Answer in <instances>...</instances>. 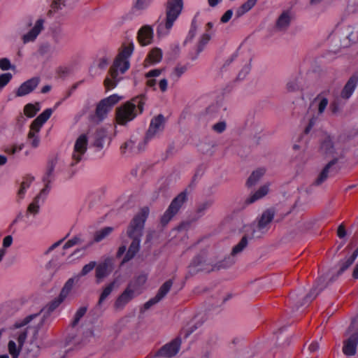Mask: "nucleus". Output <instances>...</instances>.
Masks as SVG:
<instances>
[{
    "label": "nucleus",
    "mask_w": 358,
    "mask_h": 358,
    "mask_svg": "<svg viewBox=\"0 0 358 358\" xmlns=\"http://www.w3.org/2000/svg\"><path fill=\"white\" fill-rule=\"evenodd\" d=\"M63 301L58 297L50 301L47 306L41 310V312H45L47 314H50L54 311Z\"/></svg>",
    "instance_id": "nucleus-38"
},
{
    "label": "nucleus",
    "mask_w": 358,
    "mask_h": 358,
    "mask_svg": "<svg viewBox=\"0 0 358 358\" xmlns=\"http://www.w3.org/2000/svg\"><path fill=\"white\" fill-rule=\"evenodd\" d=\"M292 21V15L289 11L282 12L276 20L275 29L284 31L289 27Z\"/></svg>",
    "instance_id": "nucleus-23"
},
{
    "label": "nucleus",
    "mask_w": 358,
    "mask_h": 358,
    "mask_svg": "<svg viewBox=\"0 0 358 358\" xmlns=\"http://www.w3.org/2000/svg\"><path fill=\"white\" fill-rule=\"evenodd\" d=\"M314 103H317V113L321 115L324 112L328 105L329 101L327 98L322 95V94H320L314 99Z\"/></svg>",
    "instance_id": "nucleus-35"
},
{
    "label": "nucleus",
    "mask_w": 358,
    "mask_h": 358,
    "mask_svg": "<svg viewBox=\"0 0 358 358\" xmlns=\"http://www.w3.org/2000/svg\"><path fill=\"white\" fill-rule=\"evenodd\" d=\"M337 162V159H333L331 162H329L326 166L324 168V169L322 171L320 174L319 175L318 178L315 180L316 185H320L322 184L330 175L334 174L336 171L333 170V166L336 164Z\"/></svg>",
    "instance_id": "nucleus-24"
},
{
    "label": "nucleus",
    "mask_w": 358,
    "mask_h": 358,
    "mask_svg": "<svg viewBox=\"0 0 358 358\" xmlns=\"http://www.w3.org/2000/svg\"><path fill=\"white\" fill-rule=\"evenodd\" d=\"M322 290V288L320 289L319 291H317V288H313L310 292L306 296V299L308 300H312L313 299L317 294L318 293Z\"/></svg>",
    "instance_id": "nucleus-62"
},
{
    "label": "nucleus",
    "mask_w": 358,
    "mask_h": 358,
    "mask_svg": "<svg viewBox=\"0 0 358 358\" xmlns=\"http://www.w3.org/2000/svg\"><path fill=\"white\" fill-rule=\"evenodd\" d=\"M173 280H169L166 281L159 289L158 292L154 296L153 298L148 300L144 305H143V310H147L149 308H150L153 305L159 302L170 291L172 285H173Z\"/></svg>",
    "instance_id": "nucleus-15"
},
{
    "label": "nucleus",
    "mask_w": 358,
    "mask_h": 358,
    "mask_svg": "<svg viewBox=\"0 0 358 358\" xmlns=\"http://www.w3.org/2000/svg\"><path fill=\"white\" fill-rule=\"evenodd\" d=\"M11 64L10 60L7 58H2L0 59V69L3 71H6L10 69Z\"/></svg>",
    "instance_id": "nucleus-54"
},
{
    "label": "nucleus",
    "mask_w": 358,
    "mask_h": 358,
    "mask_svg": "<svg viewBox=\"0 0 358 358\" xmlns=\"http://www.w3.org/2000/svg\"><path fill=\"white\" fill-rule=\"evenodd\" d=\"M38 110L39 108L31 103L27 104L24 108V115L28 117H34Z\"/></svg>",
    "instance_id": "nucleus-44"
},
{
    "label": "nucleus",
    "mask_w": 358,
    "mask_h": 358,
    "mask_svg": "<svg viewBox=\"0 0 358 358\" xmlns=\"http://www.w3.org/2000/svg\"><path fill=\"white\" fill-rule=\"evenodd\" d=\"M38 83L39 79L38 78H32L27 80L19 87L16 95L23 96L29 94L38 86Z\"/></svg>",
    "instance_id": "nucleus-21"
},
{
    "label": "nucleus",
    "mask_w": 358,
    "mask_h": 358,
    "mask_svg": "<svg viewBox=\"0 0 358 358\" xmlns=\"http://www.w3.org/2000/svg\"><path fill=\"white\" fill-rule=\"evenodd\" d=\"M355 261L351 259L350 257L344 259L343 261L340 262V269L338 271V274L343 273L346 269H348L354 262Z\"/></svg>",
    "instance_id": "nucleus-46"
},
{
    "label": "nucleus",
    "mask_w": 358,
    "mask_h": 358,
    "mask_svg": "<svg viewBox=\"0 0 358 358\" xmlns=\"http://www.w3.org/2000/svg\"><path fill=\"white\" fill-rule=\"evenodd\" d=\"M337 235L341 238H344L345 236L346 231H345V227H343V224H341L338 227V230H337Z\"/></svg>",
    "instance_id": "nucleus-63"
},
{
    "label": "nucleus",
    "mask_w": 358,
    "mask_h": 358,
    "mask_svg": "<svg viewBox=\"0 0 358 358\" xmlns=\"http://www.w3.org/2000/svg\"><path fill=\"white\" fill-rule=\"evenodd\" d=\"M96 266V263L94 261L90 262L89 264H85L80 273L77 275V278H80L82 276H85L87 275L89 273H90L95 267Z\"/></svg>",
    "instance_id": "nucleus-43"
},
{
    "label": "nucleus",
    "mask_w": 358,
    "mask_h": 358,
    "mask_svg": "<svg viewBox=\"0 0 358 358\" xmlns=\"http://www.w3.org/2000/svg\"><path fill=\"white\" fill-rule=\"evenodd\" d=\"M51 50H52L51 45L49 43H46L42 44L39 47L38 52L41 55H44L50 53L51 52Z\"/></svg>",
    "instance_id": "nucleus-52"
},
{
    "label": "nucleus",
    "mask_w": 358,
    "mask_h": 358,
    "mask_svg": "<svg viewBox=\"0 0 358 358\" xmlns=\"http://www.w3.org/2000/svg\"><path fill=\"white\" fill-rule=\"evenodd\" d=\"M162 72V69H153L150 70L145 74L146 85L149 87L153 88L155 90L156 87V79L155 78L159 76Z\"/></svg>",
    "instance_id": "nucleus-28"
},
{
    "label": "nucleus",
    "mask_w": 358,
    "mask_h": 358,
    "mask_svg": "<svg viewBox=\"0 0 358 358\" xmlns=\"http://www.w3.org/2000/svg\"><path fill=\"white\" fill-rule=\"evenodd\" d=\"M196 33V24L194 20H192L191 28L189 31V33L187 34V36L186 38V40L185 41V43H187V41H191L194 38Z\"/></svg>",
    "instance_id": "nucleus-49"
},
{
    "label": "nucleus",
    "mask_w": 358,
    "mask_h": 358,
    "mask_svg": "<svg viewBox=\"0 0 358 358\" xmlns=\"http://www.w3.org/2000/svg\"><path fill=\"white\" fill-rule=\"evenodd\" d=\"M64 6V0H55L52 1L51 4V8L49 10V13L52 14L57 12L59 10L62 9Z\"/></svg>",
    "instance_id": "nucleus-47"
},
{
    "label": "nucleus",
    "mask_w": 358,
    "mask_h": 358,
    "mask_svg": "<svg viewBox=\"0 0 358 358\" xmlns=\"http://www.w3.org/2000/svg\"><path fill=\"white\" fill-rule=\"evenodd\" d=\"M320 150L327 155L334 152L333 143L329 136L324 137L320 145Z\"/></svg>",
    "instance_id": "nucleus-37"
},
{
    "label": "nucleus",
    "mask_w": 358,
    "mask_h": 358,
    "mask_svg": "<svg viewBox=\"0 0 358 358\" xmlns=\"http://www.w3.org/2000/svg\"><path fill=\"white\" fill-rule=\"evenodd\" d=\"M114 230L113 227H106L96 231L94 235V241L96 243L101 242L106 238Z\"/></svg>",
    "instance_id": "nucleus-30"
},
{
    "label": "nucleus",
    "mask_w": 358,
    "mask_h": 358,
    "mask_svg": "<svg viewBox=\"0 0 358 358\" xmlns=\"http://www.w3.org/2000/svg\"><path fill=\"white\" fill-rule=\"evenodd\" d=\"M153 0H136L133 5L134 10H144L147 9L151 4Z\"/></svg>",
    "instance_id": "nucleus-39"
},
{
    "label": "nucleus",
    "mask_w": 358,
    "mask_h": 358,
    "mask_svg": "<svg viewBox=\"0 0 358 358\" xmlns=\"http://www.w3.org/2000/svg\"><path fill=\"white\" fill-rule=\"evenodd\" d=\"M69 234H68L66 235V237H64V238H62V239H61V240H59V241H57L56 243H53L51 246H50V247H49V248L48 249V250L46 251V252H45V253H49V252H52L53 250H55L56 248H57L58 246H59V245L62 243V242L64 241V239H65L67 236H69Z\"/></svg>",
    "instance_id": "nucleus-60"
},
{
    "label": "nucleus",
    "mask_w": 358,
    "mask_h": 358,
    "mask_svg": "<svg viewBox=\"0 0 358 358\" xmlns=\"http://www.w3.org/2000/svg\"><path fill=\"white\" fill-rule=\"evenodd\" d=\"M113 271V262L112 259L108 258L103 262L99 264L96 266L95 276L97 283H99L101 280L108 276Z\"/></svg>",
    "instance_id": "nucleus-17"
},
{
    "label": "nucleus",
    "mask_w": 358,
    "mask_h": 358,
    "mask_svg": "<svg viewBox=\"0 0 358 358\" xmlns=\"http://www.w3.org/2000/svg\"><path fill=\"white\" fill-rule=\"evenodd\" d=\"M257 0H248L243 3L236 11V17L238 18L250 10L257 3Z\"/></svg>",
    "instance_id": "nucleus-31"
},
{
    "label": "nucleus",
    "mask_w": 358,
    "mask_h": 358,
    "mask_svg": "<svg viewBox=\"0 0 358 358\" xmlns=\"http://www.w3.org/2000/svg\"><path fill=\"white\" fill-rule=\"evenodd\" d=\"M43 20L38 19L34 27L28 31L27 34H24L22 37V40L24 44L34 42L41 31L43 29Z\"/></svg>",
    "instance_id": "nucleus-19"
},
{
    "label": "nucleus",
    "mask_w": 358,
    "mask_h": 358,
    "mask_svg": "<svg viewBox=\"0 0 358 358\" xmlns=\"http://www.w3.org/2000/svg\"><path fill=\"white\" fill-rule=\"evenodd\" d=\"M74 278H69L66 283L64 284V286L61 290V292L58 296L59 299H61L62 301H64L66 298L69 296L70 294L73 285H74Z\"/></svg>",
    "instance_id": "nucleus-33"
},
{
    "label": "nucleus",
    "mask_w": 358,
    "mask_h": 358,
    "mask_svg": "<svg viewBox=\"0 0 358 358\" xmlns=\"http://www.w3.org/2000/svg\"><path fill=\"white\" fill-rule=\"evenodd\" d=\"M27 337V330L20 331L17 338L18 346L13 341H10L8 344V352L13 357H18L21 351L22 347L24 345L25 340Z\"/></svg>",
    "instance_id": "nucleus-18"
},
{
    "label": "nucleus",
    "mask_w": 358,
    "mask_h": 358,
    "mask_svg": "<svg viewBox=\"0 0 358 358\" xmlns=\"http://www.w3.org/2000/svg\"><path fill=\"white\" fill-rule=\"evenodd\" d=\"M213 201L212 200L205 201L199 205L197 210L199 213H202L208 209L213 205Z\"/></svg>",
    "instance_id": "nucleus-51"
},
{
    "label": "nucleus",
    "mask_w": 358,
    "mask_h": 358,
    "mask_svg": "<svg viewBox=\"0 0 358 358\" xmlns=\"http://www.w3.org/2000/svg\"><path fill=\"white\" fill-rule=\"evenodd\" d=\"M45 315H41V313L31 314L24 317L22 321L15 323L17 328L28 325L25 330L27 332L32 330V336L25 349L24 358H37L40 354V342L38 340V330L43 324Z\"/></svg>",
    "instance_id": "nucleus-2"
},
{
    "label": "nucleus",
    "mask_w": 358,
    "mask_h": 358,
    "mask_svg": "<svg viewBox=\"0 0 358 358\" xmlns=\"http://www.w3.org/2000/svg\"><path fill=\"white\" fill-rule=\"evenodd\" d=\"M183 7L182 0H168L166 5V17L159 22L157 34L159 37L167 36L174 22L181 13Z\"/></svg>",
    "instance_id": "nucleus-5"
},
{
    "label": "nucleus",
    "mask_w": 358,
    "mask_h": 358,
    "mask_svg": "<svg viewBox=\"0 0 358 358\" xmlns=\"http://www.w3.org/2000/svg\"><path fill=\"white\" fill-rule=\"evenodd\" d=\"M34 178L31 176H27L23 179L21 182L20 187L17 192V201L20 202L24 197L27 189L29 188Z\"/></svg>",
    "instance_id": "nucleus-27"
},
{
    "label": "nucleus",
    "mask_w": 358,
    "mask_h": 358,
    "mask_svg": "<svg viewBox=\"0 0 358 358\" xmlns=\"http://www.w3.org/2000/svg\"><path fill=\"white\" fill-rule=\"evenodd\" d=\"M319 349V344L317 342H313L309 345V350L310 352H315Z\"/></svg>",
    "instance_id": "nucleus-64"
},
{
    "label": "nucleus",
    "mask_w": 358,
    "mask_h": 358,
    "mask_svg": "<svg viewBox=\"0 0 358 358\" xmlns=\"http://www.w3.org/2000/svg\"><path fill=\"white\" fill-rule=\"evenodd\" d=\"M248 236H250V233L249 231H248V234L244 236L241 239L239 243L232 248L231 253V255L232 257H234V256L240 254L246 248V246L248 245Z\"/></svg>",
    "instance_id": "nucleus-32"
},
{
    "label": "nucleus",
    "mask_w": 358,
    "mask_h": 358,
    "mask_svg": "<svg viewBox=\"0 0 358 358\" xmlns=\"http://www.w3.org/2000/svg\"><path fill=\"white\" fill-rule=\"evenodd\" d=\"M358 83V76L353 75L350 78L343 87L341 96L343 99H349L354 92Z\"/></svg>",
    "instance_id": "nucleus-22"
},
{
    "label": "nucleus",
    "mask_w": 358,
    "mask_h": 358,
    "mask_svg": "<svg viewBox=\"0 0 358 358\" xmlns=\"http://www.w3.org/2000/svg\"><path fill=\"white\" fill-rule=\"evenodd\" d=\"M349 333V338L343 343V352L346 356H353L356 353L358 344V315L352 321Z\"/></svg>",
    "instance_id": "nucleus-9"
},
{
    "label": "nucleus",
    "mask_w": 358,
    "mask_h": 358,
    "mask_svg": "<svg viewBox=\"0 0 358 358\" xmlns=\"http://www.w3.org/2000/svg\"><path fill=\"white\" fill-rule=\"evenodd\" d=\"M13 237L10 235L5 236L3 239L2 248L6 250V248H9L13 243Z\"/></svg>",
    "instance_id": "nucleus-57"
},
{
    "label": "nucleus",
    "mask_w": 358,
    "mask_h": 358,
    "mask_svg": "<svg viewBox=\"0 0 358 358\" xmlns=\"http://www.w3.org/2000/svg\"><path fill=\"white\" fill-rule=\"evenodd\" d=\"M264 173L265 170L264 169H259L253 171L247 180V186L250 187L255 185L264 176Z\"/></svg>",
    "instance_id": "nucleus-34"
},
{
    "label": "nucleus",
    "mask_w": 358,
    "mask_h": 358,
    "mask_svg": "<svg viewBox=\"0 0 358 358\" xmlns=\"http://www.w3.org/2000/svg\"><path fill=\"white\" fill-rule=\"evenodd\" d=\"M148 214L149 209L148 208L145 207L142 208L131 221L128 227L127 234V236L132 239V242L129 247L127 252L123 258L122 264H124L131 260L138 252L144 224Z\"/></svg>",
    "instance_id": "nucleus-3"
},
{
    "label": "nucleus",
    "mask_w": 358,
    "mask_h": 358,
    "mask_svg": "<svg viewBox=\"0 0 358 358\" xmlns=\"http://www.w3.org/2000/svg\"><path fill=\"white\" fill-rule=\"evenodd\" d=\"M147 280V275L142 274L138 275L135 280L131 281L129 284H134L135 292L140 294L142 292V287Z\"/></svg>",
    "instance_id": "nucleus-36"
},
{
    "label": "nucleus",
    "mask_w": 358,
    "mask_h": 358,
    "mask_svg": "<svg viewBox=\"0 0 358 358\" xmlns=\"http://www.w3.org/2000/svg\"><path fill=\"white\" fill-rule=\"evenodd\" d=\"M115 282L113 281L108 284L103 290L99 300V305H101V303L110 294L114 287Z\"/></svg>",
    "instance_id": "nucleus-41"
},
{
    "label": "nucleus",
    "mask_w": 358,
    "mask_h": 358,
    "mask_svg": "<svg viewBox=\"0 0 358 358\" xmlns=\"http://www.w3.org/2000/svg\"><path fill=\"white\" fill-rule=\"evenodd\" d=\"M187 199V193L186 190L182 192L176 198H174L161 218L162 225H166L169 223L171 218L178 212Z\"/></svg>",
    "instance_id": "nucleus-10"
},
{
    "label": "nucleus",
    "mask_w": 358,
    "mask_h": 358,
    "mask_svg": "<svg viewBox=\"0 0 358 358\" xmlns=\"http://www.w3.org/2000/svg\"><path fill=\"white\" fill-rule=\"evenodd\" d=\"M24 147V143L20 144H13L9 146H7L4 148V152L8 155H15L17 152H20Z\"/></svg>",
    "instance_id": "nucleus-42"
},
{
    "label": "nucleus",
    "mask_w": 358,
    "mask_h": 358,
    "mask_svg": "<svg viewBox=\"0 0 358 358\" xmlns=\"http://www.w3.org/2000/svg\"><path fill=\"white\" fill-rule=\"evenodd\" d=\"M287 89L290 92L296 91L299 89V85L296 81V80L294 79L292 80H289L287 83Z\"/></svg>",
    "instance_id": "nucleus-55"
},
{
    "label": "nucleus",
    "mask_w": 358,
    "mask_h": 358,
    "mask_svg": "<svg viewBox=\"0 0 358 358\" xmlns=\"http://www.w3.org/2000/svg\"><path fill=\"white\" fill-rule=\"evenodd\" d=\"M57 159H53L48 162L45 175L43 176V181L45 183V187L41 191L40 194L37 195L34 201L29 205L27 211L31 214L36 215L38 213L39 210V200L41 196H45L50 189V183L54 178V171L57 164Z\"/></svg>",
    "instance_id": "nucleus-7"
},
{
    "label": "nucleus",
    "mask_w": 358,
    "mask_h": 358,
    "mask_svg": "<svg viewBox=\"0 0 358 358\" xmlns=\"http://www.w3.org/2000/svg\"><path fill=\"white\" fill-rule=\"evenodd\" d=\"M88 138L86 134L80 135L75 141L71 153V166H75L83 160L87 150Z\"/></svg>",
    "instance_id": "nucleus-11"
},
{
    "label": "nucleus",
    "mask_w": 358,
    "mask_h": 358,
    "mask_svg": "<svg viewBox=\"0 0 358 358\" xmlns=\"http://www.w3.org/2000/svg\"><path fill=\"white\" fill-rule=\"evenodd\" d=\"M273 217V210L268 209L263 212L257 223H253L250 227V238H260L265 234L268 231Z\"/></svg>",
    "instance_id": "nucleus-8"
},
{
    "label": "nucleus",
    "mask_w": 358,
    "mask_h": 358,
    "mask_svg": "<svg viewBox=\"0 0 358 358\" xmlns=\"http://www.w3.org/2000/svg\"><path fill=\"white\" fill-rule=\"evenodd\" d=\"M159 87L160 88V90L162 92H164L167 90V87H168V81L166 79L164 78V79H162L159 83Z\"/></svg>",
    "instance_id": "nucleus-61"
},
{
    "label": "nucleus",
    "mask_w": 358,
    "mask_h": 358,
    "mask_svg": "<svg viewBox=\"0 0 358 358\" xmlns=\"http://www.w3.org/2000/svg\"><path fill=\"white\" fill-rule=\"evenodd\" d=\"M181 341L179 338H176L170 343L164 345L157 352L156 356L171 358L175 356L180 347Z\"/></svg>",
    "instance_id": "nucleus-16"
},
{
    "label": "nucleus",
    "mask_w": 358,
    "mask_h": 358,
    "mask_svg": "<svg viewBox=\"0 0 358 358\" xmlns=\"http://www.w3.org/2000/svg\"><path fill=\"white\" fill-rule=\"evenodd\" d=\"M232 15H233L232 10H231V9L227 10L224 13V15L221 17V19H220L221 22H222V23L228 22L230 20V19L231 18Z\"/></svg>",
    "instance_id": "nucleus-56"
},
{
    "label": "nucleus",
    "mask_w": 358,
    "mask_h": 358,
    "mask_svg": "<svg viewBox=\"0 0 358 358\" xmlns=\"http://www.w3.org/2000/svg\"><path fill=\"white\" fill-rule=\"evenodd\" d=\"M146 97L144 94L137 96L125 102L116 109V120L118 124L124 125L133 120L143 111Z\"/></svg>",
    "instance_id": "nucleus-4"
},
{
    "label": "nucleus",
    "mask_w": 358,
    "mask_h": 358,
    "mask_svg": "<svg viewBox=\"0 0 358 358\" xmlns=\"http://www.w3.org/2000/svg\"><path fill=\"white\" fill-rule=\"evenodd\" d=\"M165 119L162 115H158L152 119L146 133L145 141H149L162 132L164 127Z\"/></svg>",
    "instance_id": "nucleus-14"
},
{
    "label": "nucleus",
    "mask_w": 358,
    "mask_h": 358,
    "mask_svg": "<svg viewBox=\"0 0 358 358\" xmlns=\"http://www.w3.org/2000/svg\"><path fill=\"white\" fill-rule=\"evenodd\" d=\"M52 113L51 108L45 109L31 124L27 134V140L33 148H37L40 145L39 132L43 124L50 118Z\"/></svg>",
    "instance_id": "nucleus-6"
},
{
    "label": "nucleus",
    "mask_w": 358,
    "mask_h": 358,
    "mask_svg": "<svg viewBox=\"0 0 358 358\" xmlns=\"http://www.w3.org/2000/svg\"><path fill=\"white\" fill-rule=\"evenodd\" d=\"M187 65L178 64L174 69L173 74L177 78H180L187 70Z\"/></svg>",
    "instance_id": "nucleus-50"
},
{
    "label": "nucleus",
    "mask_w": 358,
    "mask_h": 358,
    "mask_svg": "<svg viewBox=\"0 0 358 358\" xmlns=\"http://www.w3.org/2000/svg\"><path fill=\"white\" fill-rule=\"evenodd\" d=\"M134 49L133 42L124 43L110 68L108 76L104 80V86L106 90L115 88L121 80L120 74H124L130 66L129 58Z\"/></svg>",
    "instance_id": "nucleus-1"
},
{
    "label": "nucleus",
    "mask_w": 358,
    "mask_h": 358,
    "mask_svg": "<svg viewBox=\"0 0 358 358\" xmlns=\"http://www.w3.org/2000/svg\"><path fill=\"white\" fill-rule=\"evenodd\" d=\"M153 38V29L150 25L143 26L138 31V41L142 45L150 44Z\"/></svg>",
    "instance_id": "nucleus-20"
},
{
    "label": "nucleus",
    "mask_w": 358,
    "mask_h": 358,
    "mask_svg": "<svg viewBox=\"0 0 358 358\" xmlns=\"http://www.w3.org/2000/svg\"><path fill=\"white\" fill-rule=\"evenodd\" d=\"M87 312V308L86 307H80L76 313L73 320L71 323L72 327L76 326L80 320L84 316V315Z\"/></svg>",
    "instance_id": "nucleus-45"
},
{
    "label": "nucleus",
    "mask_w": 358,
    "mask_h": 358,
    "mask_svg": "<svg viewBox=\"0 0 358 358\" xmlns=\"http://www.w3.org/2000/svg\"><path fill=\"white\" fill-rule=\"evenodd\" d=\"M139 295L135 292L134 284H128L123 292L117 298L114 303L116 310H122L134 298Z\"/></svg>",
    "instance_id": "nucleus-13"
},
{
    "label": "nucleus",
    "mask_w": 358,
    "mask_h": 358,
    "mask_svg": "<svg viewBox=\"0 0 358 358\" xmlns=\"http://www.w3.org/2000/svg\"><path fill=\"white\" fill-rule=\"evenodd\" d=\"M250 67L249 65H246L245 66L242 70L240 71V73H238V78L239 79H243L245 78V76L250 72Z\"/></svg>",
    "instance_id": "nucleus-59"
},
{
    "label": "nucleus",
    "mask_w": 358,
    "mask_h": 358,
    "mask_svg": "<svg viewBox=\"0 0 358 358\" xmlns=\"http://www.w3.org/2000/svg\"><path fill=\"white\" fill-rule=\"evenodd\" d=\"M108 62H109V58L107 57L106 56H104L99 59V63H98V66H99V68L103 69L106 67Z\"/></svg>",
    "instance_id": "nucleus-58"
},
{
    "label": "nucleus",
    "mask_w": 358,
    "mask_h": 358,
    "mask_svg": "<svg viewBox=\"0 0 358 358\" xmlns=\"http://www.w3.org/2000/svg\"><path fill=\"white\" fill-rule=\"evenodd\" d=\"M12 75L10 73H6L0 75V89L5 87L11 80Z\"/></svg>",
    "instance_id": "nucleus-48"
},
{
    "label": "nucleus",
    "mask_w": 358,
    "mask_h": 358,
    "mask_svg": "<svg viewBox=\"0 0 358 358\" xmlns=\"http://www.w3.org/2000/svg\"><path fill=\"white\" fill-rule=\"evenodd\" d=\"M84 240L80 234L76 235L72 238L69 239L63 246L64 250L71 248L76 245L81 244Z\"/></svg>",
    "instance_id": "nucleus-40"
},
{
    "label": "nucleus",
    "mask_w": 358,
    "mask_h": 358,
    "mask_svg": "<svg viewBox=\"0 0 358 358\" xmlns=\"http://www.w3.org/2000/svg\"><path fill=\"white\" fill-rule=\"evenodd\" d=\"M213 129L217 133H222L226 129V123L224 122H219L213 126Z\"/></svg>",
    "instance_id": "nucleus-53"
},
{
    "label": "nucleus",
    "mask_w": 358,
    "mask_h": 358,
    "mask_svg": "<svg viewBox=\"0 0 358 358\" xmlns=\"http://www.w3.org/2000/svg\"><path fill=\"white\" fill-rule=\"evenodd\" d=\"M120 99L121 97L116 94H112L108 97L102 99L97 105L96 109V117L98 118V120H103L113 106Z\"/></svg>",
    "instance_id": "nucleus-12"
},
{
    "label": "nucleus",
    "mask_w": 358,
    "mask_h": 358,
    "mask_svg": "<svg viewBox=\"0 0 358 358\" xmlns=\"http://www.w3.org/2000/svg\"><path fill=\"white\" fill-rule=\"evenodd\" d=\"M162 52L161 49L155 48L149 52L145 60V63L157 64L162 60Z\"/></svg>",
    "instance_id": "nucleus-29"
},
{
    "label": "nucleus",
    "mask_w": 358,
    "mask_h": 358,
    "mask_svg": "<svg viewBox=\"0 0 358 358\" xmlns=\"http://www.w3.org/2000/svg\"><path fill=\"white\" fill-rule=\"evenodd\" d=\"M269 188L268 185H264L262 186L257 191L250 195L245 201V205H250L257 201V200L263 198L268 192Z\"/></svg>",
    "instance_id": "nucleus-26"
},
{
    "label": "nucleus",
    "mask_w": 358,
    "mask_h": 358,
    "mask_svg": "<svg viewBox=\"0 0 358 358\" xmlns=\"http://www.w3.org/2000/svg\"><path fill=\"white\" fill-rule=\"evenodd\" d=\"M211 38V34L209 33H205L202 34L199 40V42L196 45V54L190 55L189 59L192 60H195L197 59L199 55L203 50L205 46L208 44Z\"/></svg>",
    "instance_id": "nucleus-25"
}]
</instances>
